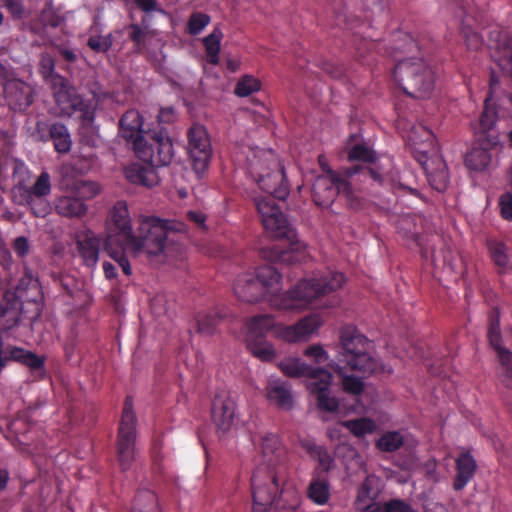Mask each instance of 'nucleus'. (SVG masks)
<instances>
[{
  "label": "nucleus",
  "instance_id": "nucleus-10",
  "mask_svg": "<svg viewBox=\"0 0 512 512\" xmlns=\"http://www.w3.org/2000/svg\"><path fill=\"white\" fill-rule=\"evenodd\" d=\"M51 90L62 114L72 116L79 113L84 123L90 124L93 122L95 118V103L93 100L84 99L65 77L61 75L54 76Z\"/></svg>",
  "mask_w": 512,
  "mask_h": 512
},
{
  "label": "nucleus",
  "instance_id": "nucleus-60",
  "mask_svg": "<svg viewBox=\"0 0 512 512\" xmlns=\"http://www.w3.org/2000/svg\"><path fill=\"white\" fill-rule=\"evenodd\" d=\"M165 297L163 295L155 296L150 303L151 310L156 315H162L167 312V308L165 307Z\"/></svg>",
  "mask_w": 512,
  "mask_h": 512
},
{
  "label": "nucleus",
  "instance_id": "nucleus-16",
  "mask_svg": "<svg viewBox=\"0 0 512 512\" xmlns=\"http://www.w3.org/2000/svg\"><path fill=\"white\" fill-rule=\"evenodd\" d=\"M235 416V398L227 391H218L212 400L211 419L219 435H225L231 430Z\"/></svg>",
  "mask_w": 512,
  "mask_h": 512
},
{
  "label": "nucleus",
  "instance_id": "nucleus-12",
  "mask_svg": "<svg viewBox=\"0 0 512 512\" xmlns=\"http://www.w3.org/2000/svg\"><path fill=\"white\" fill-rule=\"evenodd\" d=\"M133 150L144 163L157 168L169 165L174 157L171 139L160 131H148L144 139H137Z\"/></svg>",
  "mask_w": 512,
  "mask_h": 512
},
{
  "label": "nucleus",
  "instance_id": "nucleus-5",
  "mask_svg": "<svg viewBox=\"0 0 512 512\" xmlns=\"http://www.w3.org/2000/svg\"><path fill=\"white\" fill-rule=\"evenodd\" d=\"M344 281L342 273L329 271L318 277L302 279L287 292L272 295L269 301L273 307L283 311H302L319 306L335 307L340 303L336 295L329 297L323 304L321 301L325 296L340 289Z\"/></svg>",
  "mask_w": 512,
  "mask_h": 512
},
{
  "label": "nucleus",
  "instance_id": "nucleus-32",
  "mask_svg": "<svg viewBox=\"0 0 512 512\" xmlns=\"http://www.w3.org/2000/svg\"><path fill=\"white\" fill-rule=\"evenodd\" d=\"M224 309L214 308L199 312L196 316L197 331L203 334H213L220 320L225 318Z\"/></svg>",
  "mask_w": 512,
  "mask_h": 512
},
{
  "label": "nucleus",
  "instance_id": "nucleus-19",
  "mask_svg": "<svg viewBox=\"0 0 512 512\" xmlns=\"http://www.w3.org/2000/svg\"><path fill=\"white\" fill-rule=\"evenodd\" d=\"M320 324V319L315 315L304 317L293 325L278 323L274 337L288 343L305 341L319 328Z\"/></svg>",
  "mask_w": 512,
  "mask_h": 512
},
{
  "label": "nucleus",
  "instance_id": "nucleus-59",
  "mask_svg": "<svg viewBox=\"0 0 512 512\" xmlns=\"http://www.w3.org/2000/svg\"><path fill=\"white\" fill-rule=\"evenodd\" d=\"M370 501H371L370 488L368 487V485L366 483H364L360 487V489L358 491V495H357V502H358L360 509L369 508Z\"/></svg>",
  "mask_w": 512,
  "mask_h": 512
},
{
  "label": "nucleus",
  "instance_id": "nucleus-38",
  "mask_svg": "<svg viewBox=\"0 0 512 512\" xmlns=\"http://www.w3.org/2000/svg\"><path fill=\"white\" fill-rule=\"evenodd\" d=\"M491 162V155L487 149L473 148L465 157V165L470 170L483 171Z\"/></svg>",
  "mask_w": 512,
  "mask_h": 512
},
{
  "label": "nucleus",
  "instance_id": "nucleus-31",
  "mask_svg": "<svg viewBox=\"0 0 512 512\" xmlns=\"http://www.w3.org/2000/svg\"><path fill=\"white\" fill-rule=\"evenodd\" d=\"M422 217L417 214H404L397 220V230L404 237L419 245L420 227Z\"/></svg>",
  "mask_w": 512,
  "mask_h": 512
},
{
  "label": "nucleus",
  "instance_id": "nucleus-23",
  "mask_svg": "<svg viewBox=\"0 0 512 512\" xmlns=\"http://www.w3.org/2000/svg\"><path fill=\"white\" fill-rule=\"evenodd\" d=\"M24 193L22 197L24 198L25 204H27L32 213L36 217H44L47 214V206L43 205L39 209L35 207L36 200L35 198H42L50 194L51 192V181L50 175L48 172L43 171L37 178L36 182L31 187H24Z\"/></svg>",
  "mask_w": 512,
  "mask_h": 512
},
{
  "label": "nucleus",
  "instance_id": "nucleus-46",
  "mask_svg": "<svg viewBox=\"0 0 512 512\" xmlns=\"http://www.w3.org/2000/svg\"><path fill=\"white\" fill-rule=\"evenodd\" d=\"M345 370H342V374L337 373L342 377V387L343 390L349 394L352 395H360L364 390V383L363 381L355 376L352 375H346Z\"/></svg>",
  "mask_w": 512,
  "mask_h": 512
},
{
  "label": "nucleus",
  "instance_id": "nucleus-36",
  "mask_svg": "<svg viewBox=\"0 0 512 512\" xmlns=\"http://www.w3.org/2000/svg\"><path fill=\"white\" fill-rule=\"evenodd\" d=\"M223 33L220 29H214L212 33L203 38V46L206 51L207 61L212 65L219 63V53Z\"/></svg>",
  "mask_w": 512,
  "mask_h": 512
},
{
  "label": "nucleus",
  "instance_id": "nucleus-6",
  "mask_svg": "<svg viewBox=\"0 0 512 512\" xmlns=\"http://www.w3.org/2000/svg\"><path fill=\"white\" fill-rule=\"evenodd\" d=\"M340 344L337 362L329 364L334 372L342 374L343 369H349L371 374L377 369V361L370 355L372 343L356 327L346 325L341 328Z\"/></svg>",
  "mask_w": 512,
  "mask_h": 512
},
{
  "label": "nucleus",
  "instance_id": "nucleus-2",
  "mask_svg": "<svg viewBox=\"0 0 512 512\" xmlns=\"http://www.w3.org/2000/svg\"><path fill=\"white\" fill-rule=\"evenodd\" d=\"M176 233H186V225L175 221H165L158 217H144L140 220L138 232L132 231L131 219L126 202L117 201L110 210L107 222V236L104 244L127 245L134 251L148 255H169L170 246L179 250Z\"/></svg>",
  "mask_w": 512,
  "mask_h": 512
},
{
  "label": "nucleus",
  "instance_id": "nucleus-39",
  "mask_svg": "<svg viewBox=\"0 0 512 512\" xmlns=\"http://www.w3.org/2000/svg\"><path fill=\"white\" fill-rule=\"evenodd\" d=\"M404 445V436L399 431L383 433L375 443L376 448L382 452L392 453Z\"/></svg>",
  "mask_w": 512,
  "mask_h": 512
},
{
  "label": "nucleus",
  "instance_id": "nucleus-4",
  "mask_svg": "<svg viewBox=\"0 0 512 512\" xmlns=\"http://www.w3.org/2000/svg\"><path fill=\"white\" fill-rule=\"evenodd\" d=\"M394 46L385 49V54L393 57L397 64L393 78L402 91L414 98H426L431 95L435 85V72L422 58L408 57L399 59L398 53H413L420 48L408 33L398 32L393 38Z\"/></svg>",
  "mask_w": 512,
  "mask_h": 512
},
{
  "label": "nucleus",
  "instance_id": "nucleus-13",
  "mask_svg": "<svg viewBox=\"0 0 512 512\" xmlns=\"http://www.w3.org/2000/svg\"><path fill=\"white\" fill-rule=\"evenodd\" d=\"M98 192V185L95 182L76 180L73 183L72 195L59 197L55 202V210L63 217H82L88 210L85 200L93 198Z\"/></svg>",
  "mask_w": 512,
  "mask_h": 512
},
{
  "label": "nucleus",
  "instance_id": "nucleus-28",
  "mask_svg": "<svg viewBox=\"0 0 512 512\" xmlns=\"http://www.w3.org/2000/svg\"><path fill=\"white\" fill-rule=\"evenodd\" d=\"M278 323L269 314L253 316L247 324V340H265L268 334L275 336Z\"/></svg>",
  "mask_w": 512,
  "mask_h": 512
},
{
  "label": "nucleus",
  "instance_id": "nucleus-52",
  "mask_svg": "<svg viewBox=\"0 0 512 512\" xmlns=\"http://www.w3.org/2000/svg\"><path fill=\"white\" fill-rule=\"evenodd\" d=\"M54 69H55L54 59L49 55L42 56L41 61H40V73L45 80L49 79L50 86H52V80H53L54 76L59 75L58 73L54 72Z\"/></svg>",
  "mask_w": 512,
  "mask_h": 512
},
{
  "label": "nucleus",
  "instance_id": "nucleus-48",
  "mask_svg": "<svg viewBox=\"0 0 512 512\" xmlns=\"http://www.w3.org/2000/svg\"><path fill=\"white\" fill-rule=\"evenodd\" d=\"M358 173H360L364 178L371 179L373 182L379 184L382 183V175L371 167L355 165L346 170V174L348 177H351Z\"/></svg>",
  "mask_w": 512,
  "mask_h": 512
},
{
  "label": "nucleus",
  "instance_id": "nucleus-8",
  "mask_svg": "<svg viewBox=\"0 0 512 512\" xmlns=\"http://www.w3.org/2000/svg\"><path fill=\"white\" fill-rule=\"evenodd\" d=\"M29 284L34 289V298H26L25 280H21L14 291H6L0 303V329L7 332L14 328L21 316L27 318L31 324L40 318L42 314V304L37 297L40 295L37 280L29 276Z\"/></svg>",
  "mask_w": 512,
  "mask_h": 512
},
{
  "label": "nucleus",
  "instance_id": "nucleus-40",
  "mask_svg": "<svg viewBox=\"0 0 512 512\" xmlns=\"http://www.w3.org/2000/svg\"><path fill=\"white\" fill-rule=\"evenodd\" d=\"M342 425L355 437H364L372 434L376 429L375 422L366 417L346 420L342 422Z\"/></svg>",
  "mask_w": 512,
  "mask_h": 512
},
{
  "label": "nucleus",
  "instance_id": "nucleus-64",
  "mask_svg": "<svg viewBox=\"0 0 512 512\" xmlns=\"http://www.w3.org/2000/svg\"><path fill=\"white\" fill-rule=\"evenodd\" d=\"M58 53L67 63H74L78 59V56L74 50L64 46L58 47Z\"/></svg>",
  "mask_w": 512,
  "mask_h": 512
},
{
  "label": "nucleus",
  "instance_id": "nucleus-51",
  "mask_svg": "<svg viewBox=\"0 0 512 512\" xmlns=\"http://www.w3.org/2000/svg\"><path fill=\"white\" fill-rule=\"evenodd\" d=\"M54 123L49 124L45 121H37L35 125L34 137L42 142L50 141L53 136Z\"/></svg>",
  "mask_w": 512,
  "mask_h": 512
},
{
  "label": "nucleus",
  "instance_id": "nucleus-41",
  "mask_svg": "<svg viewBox=\"0 0 512 512\" xmlns=\"http://www.w3.org/2000/svg\"><path fill=\"white\" fill-rule=\"evenodd\" d=\"M53 136L50 140L54 143V148L58 153H68L71 149V138L67 127L59 122L54 123Z\"/></svg>",
  "mask_w": 512,
  "mask_h": 512
},
{
  "label": "nucleus",
  "instance_id": "nucleus-11",
  "mask_svg": "<svg viewBox=\"0 0 512 512\" xmlns=\"http://www.w3.org/2000/svg\"><path fill=\"white\" fill-rule=\"evenodd\" d=\"M136 424L133 398L127 396L123 405L116 442L117 461L122 472L130 470L135 459Z\"/></svg>",
  "mask_w": 512,
  "mask_h": 512
},
{
  "label": "nucleus",
  "instance_id": "nucleus-25",
  "mask_svg": "<svg viewBox=\"0 0 512 512\" xmlns=\"http://www.w3.org/2000/svg\"><path fill=\"white\" fill-rule=\"evenodd\" d=\"M76 245L86 266L96 265L99 257L101 239L91 230H84L77 234Z\"/></svg>",
  "mask_w": 512,
  "mask_h": 512
},
{
  "label": "nucleus",
  "instance_id": "nucleus-1",
  "mask_svg": "<svg viewBox=\"0 0 512 512\" xmlns=\"http://www.w3.org/2000/svg\"><path fill=\"white\" fill-rule=\"evenodd\" d=\"M251 174L259 188L266 192V195L253 199L265 232L271 238L285 241L263 247L259 252L261 258L270 263L302 262L306 257V245L297 239L295 229L275 203L276 199L285 200L289 195L284 167L264 174L252 165Z\"/></svg>",
  "mask_w": 512,
  "mask_h": 512
},
{
  "label": "nucleus",
  "instance_id": "nucleus-61",
  "mask_svg": "<svg viewBox=\"0 0 512 512\" xmlns=\"http://www.w3.org/2000/svg\"><path fill=\"white\" fill-rule=\"evenodd\" d=\"M28 351H25L19 347H12L8 351L4 350V357H7L5 364L10 360H15L19 362H24V357L27 355Z\"/></svg>",
  "mask_w": 512,
  "mask_h": 512
},
{
  "label": "nucleus",
  "instance_id": "nucleus-62",
  "mask_svg": "<svg viewBox=\"0 0 512 512\" xmlns=\"http://www.w3.org/2000/svg\"><path fill=\"white\" fill-rule=\"evenodd\" d=\"M187 220L194 223L197 227L204 229L206 222V215L201 211H188L186 215Z\"/></svg>",
  "mask_w": 512,
  "mask_h": 512
},
{
  "label": "nucleus",
  "instance_id": "nucleus-17",
  "mask_svg": "<svg viewBox=\"0 0 512 512\" xmlns=\"http://www.w3.org/2000/svg\"><path fill=\"white\" fill-rule=\"evenodd\" d=\"M461 11V34L465 40L467 48L477 51L482 47L483 37L476 31V27L484 25V14L479 11L478 7L468 2L461 7Z\"/></svg>",
  "mask_w": 512,
  "mask_h": 512
},
{
  "label": "nucleus",
  "instance_id": "nucleus-18",
  "mask_svg": "<svg viewBox=\"0 0 512 512\" xmlns=\"http://www.w3.org/2000/svg\"><path fill=\"white\" fill-rule=\"evenodd\" d=\"M492 59L501 70L512 76V38L506 30L493 27L488 32Z\"/></svg>",
  "mask_w": 512,
  "mask_h": 512
},
{
  "label": "nucleus",
  "instance_id": "nucleus-57",
  "mask_svg": "<svg viewBox=\"0 0 512 512\" xmlns=\"http://www.w3.org/2000/svg\"><path fill=\"white\" fill-rule=\"evenodd\" d=\"M418 131L421 132V135L423 138L422 145H425V143H427V145L431 146L434 141V135L431 130L427 129L424 126L414 127L409 136V140L412 141L414 143V145H417V142H416V139L414 136L416 133H418Z\"/></svg>",
  "mask_w": 512,
  "mask_h": 512
},
{
  "label": "nucleus",
  "instance_id": "nucleus-58",
  "mask_svg": "<svg viewBox=\"0 0 512 512\" xmlns=\"http://www.w3.org/2000/svg\"><path fill=\"white\" fill-rule=\"evenodd\" d=\"M23 364L28 366L31 370L38 371L44 368V359L32 352H27Z\"/></svg>",
  "mask_w": 512,
  "mask_h": 512
},
{
  "label": "nucleus",
  "instance_id": "nucleus-54",
  "mask_svg": "<svg viewBox=\"0 0 512 512\" xmlns=\"http://www.w3.org/2000/svg\"><path fill=\"white\" fill-rule=\"evenodd\" d=\"M499 206L505 220L512 221V193L505 192L500 196Z\"/></svg>",
  "mask_w": 512,
  "mask_h": 512
},
{
  "label": "nucleus",
  "instance_id": "nucleus-3",
  "mask_svg": "<svg viewBox=\"0 0 512 512\" xmlns=\"http://www.w3.org/2000/svg\"><path fill=\"white\" fill-rule=\"evenodd\" d=\"M251 512H295L300 498L290 481V472L284 466L267 468L258 466L251 477Z\"/></svg>",
  "mask_w": 512,
  "mask_h": 512
},
{
  "label": "nucleus",
  "instance_id": "nucleus-44",
  "mask_svg": "<svg viewBox=\"0 0 512 512\" xmlns=\"http://www.w3.org/2000/svg\"><path fill=\"white\" fill-rule=\"evenodd\" d=\"M350 161H363L372 163L376 159L375 152L364 144L354 145L348 152Z\"/></svg>",
  "mask_w": 512,
  "mask_h": 512
},
{
  "label": "nucleus",
  "instance_id": "nucleus-27",
  "mask_svg": "<svg viewBox=\"0 0 512 512\" xmlns=\"http://www.w3.org/2000/svg\"><path fill=\"white\" fill-rule=\"evenodd\" d=\"M456 475L453 481V489L461 491L475 475L477 464L469 452H463L455 460Z\"/></svg>",
  "mask_w": 512,
  "mask_h": 512
},
{
  "label": "nucleus",
  "instance_id": "nucleus-47",
  "mask_svg": "<svg viewBox=\"0 0 512 512\" xmlns=\"http://www.w3.org/2000/svg\"><path fill=\"white\" fill-rule=\"evenodd\" d=\"M303 354L317 365L325 363L329 359L328 353L320 344H313L308 346L304 350Z\"/></svg>",
  "mask_w": 512,
  "mask_h": 512
},
{
  "label": "nucleus",
  "instance_id": "nucleus-55",
  "mask_svg": "<svg viewBox=\"0 0 512 512\" xmlns=\"http://www.w3.org/2000/svg\"><path fill=\"white\" fill-rule=\"evenodd\" d=\"M12 248L19 258H24L28 255L30 250V243L27 237H16L12 242Z\"/></svg>",
  "mask_w": 512,
  "mask_h": 512
},
{
  "label": "nucleus",
  "instance_id": "nucleus-56",
  "mask_svg": "<svg viewBox=\"0 0 512 512\" xmlns=\"http://www.w3.org/2000/svg\"><path fill=\"white\" fill-rule=\"evenodd\" d=\"M134 3L139 10L146 14L151 12L164 13L157 0H134Z\"/></svg>",
  "mask_w": 512,
  "mask_h": 512
},
{
  "label": "nucleus",
  "instance_id": "nucleus-45",
  "mask_svg": "<svg viewBox=\"0 0 512 512\" xmlns=\"http://www.w3.org/2000/svg\"><path fill=\"white\" fill-rule=\"evenodd\" d=\"M210 20V16L205 13H192L187 23V32L190 35H198L210 23Z\"/></svg>",
  "mask_w": 512,
  "mask_h": 512
},
{
  "label": "nucleus",
  "instance_id": "nucleus-50",
  "mask_svg": "<svg viewBox=\"0 0 512 512\" xmlns=\"http://www.w3.org/2000/svg\"><path fill=\"white\" fill-rule=\"evenodd\" d=\"M88 46L95 52H107L112 46L111 35L107 36H91L88 39Z\"/></svg>",
  "mask_w": 512,
  "mask_h": 512
},
{
  "label": "nucleus",
  "instance_id": "nucleus-7",
  "mask_svg": "<svg viewBox=\"0 0 512 512\" xmlns=\"http://www.w3.org/2000/svg\"><path fill=\"white\" fill-rule=\"evenodd\" d=\"M278 367L288 377L308 379L307 388L311 394L316 395L319 409L327 412L337 411L338 400L329 396L332 374L328 370L311 366L300 358H285L279 362Z\"/></svg>",
  "mask_w": 512,
  "mask_h": 512
},
{
  "label": "nucleus",
  "instance_id": "nucleus-49",
  "mask_svg": "<svg viewBox=\"0 0 512 512\" xmlns=\"http://www.w3.org/2000/svg\"><path fill=\"white\" fill-rule=\"evenodd\" d=\"M371 512H413L412 507L403 500L392 499Z\"/></svg>",
  "mask_w": 512,
  "mask_h": 512
},
{
  "label": "nucleus",
  "instance_id": "nucleus-24",
  "mask_svg": "<svg viewBox=\"0 0 512 512\" xmlns=\"http://www.w3.org/2000/svg\"><path fill=\"white\" fill-rule=\"evenodd\" d=\"M143 129V118L135 109L126 111L119 121V133L129 143L135 146V141L144 139L146 133Z\"/></svg>",
  "mask_w": 512,
  "mask_h": 512
},
{
  "label": "nucleus",
  "instance_id": "nucleus-53",
  "mask_svg": "<svg viewBox=\"0 0 512 512\" xmlns=\"http://www.w3.org/2000/svg\"><path fill=\"white\" fill-rule=\"evenodd\" d=\"M490 100V96H486L485 98V106L484 110L480 117V126L484 130H489L493 127L496 121V113L493 109H490L488 106V102Z\"/></svg>",
  "mask_w": 512,
  "mask_h": 512
},
{
  "label": "nucleus",
  "instance_id": "nucleus-42",
  "mask_svg": "<svg viewBox=\"0 0 512 512\" xmlns=\"http://www.w3.org/2000/svg\"><path fill=\"white\" fill-rule=\"evenodd\" d=\"M247 346L256 358L264 362L272 361L276 355L273 346L266 340H247Z\"/></svg>",
  "mask_w": 512,
  "mask_h": 512
},
{
  "label": "nucleus",
  "instance_id": "nucleus-22",
  "mask_svg": "<svg viewBox=\"0 0 512 512\" xmlns=\"http://www.w3.org/2000/svg\"><path fill=\"white\" fill-rule=\"evenodd\" d=\"M261 450L265 462L262 467L273 469L284 466L289 470L287 450L276 434L267 433L262 437Z\"/></svg>",
  "mask_w": 512,
  "mask_h": 512
},
{
  "label": "nucleus",
  "instance_id": "nucleus-29",
  "mask_svg": "<svg viewBox=\"0 0 512 512\" xmlns=\"http://www.w3.org/2000/svg\"><path fill=\"white\" fill-rule=\"evenodd\" d=\"M124 174L126 179L132 184L152 187L158 183L155 168L148 164L144 166L139 163H132L125 168Z\"/></svg>",
  "mask_w": 512,
  "mask_h": 512
},
{
  "label": "nucleus",
  "instance_id": "nucleus-20",
  "mask_svg": "<svg viewBox=\"0 0 512 512\" xmlns=\"http://www.w3.org/2000/svg\"><path fill=\"white\" fill-rule=\"evenodd\" d=\"M5 99L15 112L26 111L34 102L33 88L21 80H11L4 87Z\"/></svg>",
  "mask_w": 512,
  "mask_h": 512
},
{
  "label": "nucleus",
  "instance_id": "nucleus-34",
  "mask_svg": "<svg viewBox=\"0 0 512 512\" xmlns=\"http://www.w3.org/2000/svg\"><path fill=\"white\" fill-rule=\"evenodd\" d=\"M130 512H161L156 494L148 489L138 490Z\"/></svg>",
  "mask_w": 512,
  "mask_h": 512
},
{
  "label": "nucleus",
  "instance_id": "nucleus-63",
  "mask_svg": "<svg viewBox=\"0 0 512 512\" xmlns=\"http://www.w3.org/2000/svg\"><path fill=\"white\" fill-rule=\"evenodd\" d=\"M130 39L135 43V45L139 46L144 43L145 40V34L140 28L138 24H131L130 25Z\"/></svg>",
  "mask_w": 512,
  "mask_h": 512
},
{
  "label": "nucleus",
  "instance_id": "nucleus-14",
  "mask_svg": "<svg viewBox=\"0 0 512 512\" xmlns=\"http://www.w3.org/2000/svg\"><path fill=\"white\" fill-rule=\"evenodd\" d=\"M351 199L353 191L346 177L334 171L317 177L312 190L314 202L322 207L329 206L337 195Z\"/></svg>",
  "mask_w": 512,
  "mask_h": 512
},
{
  "label": "nucleus",
  "instance_id": "nucleus-9",
  "mask_svg": "<svg viewBox=\"0 0 512 512\" xmlns=\"http://www.w3.org/2000/svg\"><path fill=\"white\" fill-rule=\"evenodd\" d=\"M281 280V273L271 265L259 266L255 272L239 275L234 282V293L243 302H258L276 290Z\"/></svg>",
  "mask_w": 512,
  "mask_h": 512
},
{
  "label": "nucleus",
  "instance_id": "nucleus-33",
  "mask_svg": "<svg viewBox=\"0 0 512 512\" xmlns=\"http://www.w3.org/2000/svg\"><path fill=\"white\" fill-rule=\"evenodd\" d=\"M308 497L317 505H324L330 498V486L325 477L318 473L311 480L308 490Z\"/></svg>",
  "mask_w": 512,
  "mask_h": 512
},
{
  "label": "nucleus",
  "instance_id": "nucleus-21",
  "mask_svg": "<svg viewBox=\"0 0 512 512\" xmlns=\"http://www.w3.org/2000/svg\"><path fill=\"white\" fill-rule=\"evenodd\" d=\"M418 152L422 154V158H425V161L422 162L421 159H418L421 162L423 169L425 170L427 181L429 185L438 192H444L449 183V176L445 162L439 158H428V151L422 149L421 147L416 148Z\"/></svg>",
  "mask_w": 512,
  "mask_h": 512
},
{
  "label": "nucleus",
  "instance_id": "nucleus-30",
  "mask_svg": "<svg viewBox=\"0 0 512 512\" xmlns=\"http://www.w3.org/2000/svg\"><path fill=\"white\" fill-rule=\"evenodd\" d=\"M268 401L282 410L293 407V397L290 388L282 382H270L266 388Z\"/></svg>",
  "mask_w": 512,
  "mask_h": 512
},
{
  "label": "nucleus",
  "instance_id": "nucleus-26",
  "mask_svg": "<svg viewBox=\"0 0 512 512\" xmlns=\"http://www.w3.org/2000/svg\"><path fill=\"white\" fill-rule=\"evenodd\" d=\"M299 444L310 458L318 462L317 474L328 473L334 468L335 460L326 447L318 445L313 439L310 438L301 439Z\"/></svg>",
  "mask_w": 512,
  "mask_h": 512
},
{
  "label": "nucleus",
  "instance_id": "nucleus-37",
  "mask_svg": "<svg viewBox=\"0 0 512 512\" xmlns=\"http://www.w3.org/2000/svg\"><path fill=\"white\" fill-rule=\"evenodd\" d=\"M105 251L108 253V255L118 264L119 267H121L123 273L127 276L131 275L132 269L131 265L125 255L126 251H130L132 253H139L140 251H134L131 248H129L127 245L121 244H115L111 245L110 247L106 244H104Z\"/></svg>",
  "mask_w": 512,
  "mask_h": 512
},
{
  "label": "nucleus",
  "instance_id": "nucleus-35",
  "mask_svg": "<svg viewBox=\"0 0 512 512\" xmlns=\"http://www.w3.org/2000/svg\"><path fill=\"white\" fill-rule=\"evenodd\" d=\"M487 249L494 265L498 267L499 272H504L510 263L508 247L502 241L490 239L487 241Z\"/></svg>",
  "mask_w": 512,
  "mask_h": 512
},
{
  "label": "nucleus",
  "instance_id": "nucleus-43",
  "mask_svg": "<svg viewBox=\"0 0 512 512\" xmlns=\"http://www.w3.org/2000/svg\"><path fill=\"white\" fill-rule=\"evenodd\" d=\"M261 89V82L252 75H243L236 83L234 93L238 97H248Z\"/></svg>",
  "mask_w": 512,
  "mask_h": 512
},
{
  "label": "nucleus",
  "instance_id": "nucleus-15",
  "mask_svg": "<svg viewBox=\"0 0 512 512\" xmlns=\"http://www.w3.org/2000/svg\"><path fill=\"white\" fill-rule=\"evenodd\" d=\"M188 154L194 170L199 173L207 169L211 156L212 147L210 138L204 126L194 124L187 132Z\"/></svg>",
  "mask_w": 512,
  "mask_h": 512
}]
</instances>
